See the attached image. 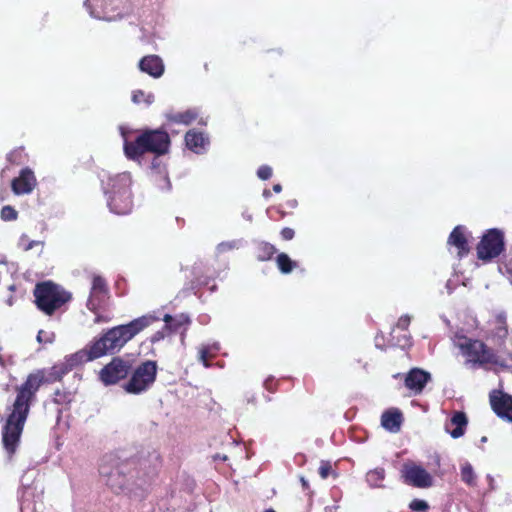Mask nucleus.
Wrapping results in <instances>:
<instances>
[{"label":"nucleus","instance_id":"de8ad7c7","mask_svg":"<svg viewBox=\"0 0 512 512\" xmlns=\"http://www.w3.org/2000/svg\"><path fill=\"white\" fill-rule=\"evenodd\" d=\"M300 481H301V483H302L303 488H304V489H307V488H308V486H309L308 481H307L304 477H301V478H300Z\"/></svg>","mask_w":512,"mask_h":512},{"label":"nucleus","instance_id":"58836bf2","mask_svg":"<svg viewBox=\"0 0 512 512\" xmlns=\"http://www.w3.org/2000/svg\"><path fill=\"white\" fill-rule=\"evenodd\" d=\"M410 321H411V317L409 315H403L399 318L397 324H396V327L398 329H401V330H404L406 331L408 329V326L410 324Z\"/></svg>","mask_w":512,"mask_h":512},{"label":"nucleus","instance_id":"0e129e2a","mask_svg":"<svg viewBox=\"0 0 512 512\" xmlns=\"http://www.w3.org/2000/svg\"><path fill=\"white\" fill-rule=\"evenodd\" d=\"M215 288H216V287H215V285H213V286L211 287V291H214V290H215Z\"/></svg>","mask_w":512,"mask_h":512},{"label":"nucleus","instance_id":"5fc2aeb1","mask_svg":"<svg viewBox=\"0 0 512 512\" xmlns=\"http://www.w3.org/2000/svg\"><path fill=\"white\" fill-rule=\"evenodd\" d=\"M13 155H14V152H13V153H11V154H9V156H8V160H9V161H12V156H13Z\"/></svg>","mask_w":512,"mask_h":512},{"label":"nucleus","instance_id":"4d7b16f0","mask_svg":"<svg viewBox=\"0 0 512 512\" xmlns=\"http://www.w3.org/2000/svg\"><path fill=\"white\" fill-rule=\"evenodd\" d=\"M95 322H96V323H99V322H100V317H99V316H97V317L95 318Z\"/></svg>","mask_w":512,"mask_h":512},{"label":"nucleus","instance_id":"603ef678","mask_svg":"<svg viewBox=\"0 0 512 512\" xmlns=\"http://www.w3.org/2000/svg\"><path fill=\"white\" fill-rule=\"evenodd\" d=\"M404 339H405V343L402 344V346L404 347L405 345H408L409 344V337L407 336H404Z\"/></svg>","mask_w":512,"mask_h":512},{"label":"nucleus","instance_id":"1a4fd4ad","mask_svg":"<svg viewBox=\"0 0 512 512\" xmlns=\"http://www.w3.org/2000/svg\"><path fill=\"white\" fill-rule=\"evenodd\" d=\"M504 249V236L502 231L493 228L487 231L477 246V255L481 260H491L497 257Z\"/></svg>","mask_w":512,"mask_h":512},{"label":"nucleus","instance_id":"dca6fc26","mask_svg":"<svg viewBox=\"0 0 512 512\" xmlns=\"http://www.w3.org/2000/svg\"><path fill=\"white\" fill-rule=\"evenodd\" d=\"M431 380V374L420 368H412L405 376V386L414 394H420Z\"/></svg>","mask_w":512,"mask_h":512},{"label":"nucleus","instance_id":"72a5a7b5","mask_svg":"<svg viewBox=\"0 0 512 512\" xmlns=\"http://www.w3.org/2000/svg\"><path fill=\"white\" fill-rule=\"evenodd\" d=\"M55 340V334L51 331L40 330L37 334V341L41 344H50Z\"/></svg>","mask_w":512,"mask_h":512},{"label":"nucleus","instance_id":"f257e3e1","mask_svg":"<svg viewBox=\"0 0 512 512\" xmlns=\"http://www.w3.org/2000/svg\"><path fill=\"white\" fill-rule=\"evenodd\" d=\"M158 320V314L152 312L136 318L127 324L116 326L108 330L99 339L95 340L84 349L72 354L69 361H71L72 364L77 362H89L106 354L119 351L141 330Z\"/></svg>","mask_w":512,"mask_h":512},{"label":"nucleus","instance_id":"7ed1b4c3","mask_svg":"<svg viewBox=\"0 0 512 512\" xmlns=\"http://www.w3.org/2000/svg\"><path fill=\"white\" fill-rule=\"evenodd\" d=\"M123 138L124 154L141 166L155 170L159 166L160 157V129H145L137 133L134 139L130 138L125 127H120Z\"/></svg>","mask_w":512,"mask_h":512},{"label":"nucleus","instance_id":"c85d7f7f","mask_svg":"<svg viewBox=\"0 0 512 512\" xmlns=\"http://www.w3.org/2000/svg\"><path fill=\"white\" fill-rule=\"evenodd\" d=\"M275 251L276 249L273 245L266 242H260L257 246V258L260 261L268 260L272 257Z\"/></svg>","mask_w":512,"mask_h":512},{"label":"nucleus","instance_id":"9d476101","mask_svg":"<svg viewBox=\"0 0 512 512\" xmlns=\"http://www.w3.org/2000/svg\"><path fill=\"white\" fill-rule=\"evenodd\" d=\"M121 2V0H85L84 7L91 17L112 21L120 16V12L117 14L115 12L119 10Z\"/></svg>","mask_w":512,"mask_h":512},{"label":"nucleus","instance_id":"423d86ee","mask_svg":"<svg viewBox=\"0 0 512 512\" xmlns=\"http://www.w3.org/2000/svg\"><path fill=\"white\" fill-rule=\"evenodd\" d=\"M452 340L454 346L466 357L467 363L479 366L497 363L496 354L482 341L469 338L460 332H457Z\"/></svg>","mask_w":512,"mask_h":512},{"label":"nucleus","instance_id":"0eeeda50","mask_svg":"<svg viewBox=\"0 0 512 512\" xmlns=\"http://www.w3.org/2000/svg\"><path fill=\"white\" fill-rule=\"evenodd\" d=\"M34 296L38 308L48 315H51L70 299V295L67 292L51 282L37 284Z\"/></svg>","mask_w":512,"mask_h":512},{"label":"nucleus","instance_id":"4be33fe9","mask_svg":"<svg viewBox=\"0 0 512 512\" xmlns=\"http://www.w3.org/2000/svg\"><path fill=\"white\" fill-rule=\"evenodd\" d=\"M139 68L154 78L160 77V59L157 56H145L139 62Z\"/></svg>","mask_w":512,"mask_h":512},{"label":"nucleus","instance_id":"c756f323","mask_svg":"<svg viewBox=\"0 0 512 512\" xmlns=\"http://www.w3.org/2000/svg\"><path fill=\"white\" fill-rule=\"evenodd\" d=\"M276 262L279 270L284 274L290 273L295 267V262L285 253H280L276 258Z\"/></svg>","mask_w":512,"mask_h":512},{"label":"nucleus","instance_id":"f03ea898","mask_svg":"<svg viewBox=\"0 0 512 512\" xmlns=\"http://www.w3.org/2000/svg\"><path fill=\"white\" fill-rule=\"evenodd\" d=\"M44 377L41 372L29 374L26 381L17 388V396L2 428V443L8 454L18 447L30 405L40 388Z\"/></svg>","mask_w":512,"mask_h":512},{"label":"nucleus","instance_id":"f8f14e48","mask_svg":"<svg viewBox=\"0 0 512 512\" xmlns=\"http://www.w3.org/2000/svg\"><path fill=\"white\" fill-rule=\"evenodd\" d=\"M402 477L406 484L413 487L429 488L433 485V477L431 474L425 468L414 462H407L403 465Z\"/></svg>","mask_w":512,"mask_h":512},{"label":"nucleus","instance_id":"393cba45","mask_svg":"<svg viewBox=\"0 0 512 512\" xmlns=\"http://www.w3.org/2000/svg\"><path fill=\"white\" fill-rule=\"evenodd\" d=\"M385 479V470L383 468H375L367 472L366 482L371 488H382V482Z\"/></svg>","mask_w":512,"mask_h":512},{"label":"nucleus","instance_id":"f3484780","mask_svg":"<svg viewBox=\"0 0 512 512\" xmlns=\"http://www.w3.org/2000/svg\"><path fill=\"white\" fill-rule=\"evenodd\" d=\"M468 424L467 417L462 411H455L451 418L445 423L444 429L454 439L464 435Z\"/></svg>","mask_w":512,"mask_h":512},{"label":"nucleus","instance_id":"4c0bfd02","mask_svg":"<svg viewBox=\"0 0 512 512\" xmlns=\"http://www.w3.org/2000/svg\"><path fill=\"white\" fill-rule=\"evenodd\" d=\"M332 473V467L329 462L322 461L319 467V475L322 479H326Z\"/></svg>","mask_w":512,"mask_h":512},{"label":"nucleus","instance_id":"2f4dec72","mask_svg":"<svg viewBox=\"0 0 512 512\" xmlns=\"http://www.w3.org/2000/svg\"><path fill=\"white\" fill-rule=\"evenodd\" d=\"M507 333L506 318L503 315H498L496 318V327L494 328V336L499 339H504Z\"/></svg>","mask_w":512,"mask_h":512},{"label":"nucleus","instance_id":"a19ab883","mask_svg":"<svg viewBox=\"0 0 512 512\" xmlns=\"http://www.w3.org/2000/svg\"><path fill=\"white\" fill-rule=\"evenodd\" d=\"M25 237H22L20 240V244L23 246L25 251L31 250L35 245H40V241H30L27 244H25Z\"/></svg>","mask_w":512,"mask_h":512},{"label":"nucleus","instance_id":"9b49d317","mask_svg":"<svg viewBox=\"0 0 512 512\" xmlns=\"http://www.w3.org/2000/svg\"><path fill=\"white\" fill-rule=\"evenodd\" d=\"M130 369L129 361L116 357L100 370L99 379L106 386L113 385L124 379L130 372Z\"/></svg>","mask_w":512,"mask_h":512},{"label":"nucleus","instance_id":"79ce46f5","mask_svg":"<svg viewBox=\"0 0 512 512\" xmlns=\"http://www.w3.org/2000/svg\"><path fill=\"white\" fill-rule=\"evenodd\" d=\"M169 145V136L166 132L162 130V155H164L167 152V148Z\"/></svg>","mask_w":512,"mask_h":512},{"label":"nucleus","instance_id":"ddd939ff","mask_svg":"<svg viewBox=\"0 0 512 512\" xmlns=\"http://www.w3.org/2000/svg\"><path fill=\"white\" fill-rule=\"evenodd\" d=\"M490 403L498 417L512 422V396L501 391H493L490 394Z\"/></svg>","mask_w":512,"mask_h":512},{"label":"nucleus","instance_id":"2eb2a0df","mask_svg":"<svg viewBox=\"0 0 512 512\" xmlns=\"http://www.w3.org/2000/svg\"><path fill=\"white\" fill-rule=\"evenodd\" d=\"M36 185L37 180L34 172L30 168H24L20 171L19 176L12 180L11 188L14 194L24 195L30 194Z\"/></svg>","mask_w":512,"mask_h":512},{"label":"nucleus","instance_id":"ea45409f","mask_svg":"<svg viewBox=\"0 0 512 512\" xmlns=\"http://www.w3.org/2000/svg\"><path fill=\"white\" fill-rule=\"evenodd\" d=\"M14 364L13 356L12 355H5L0 353V365L5 368L9 365Z\"/></svg>","mask_w":512,"mask_h":512},{"label":"nucleus","instance_id":"a18cd8bd","mask_svg":"<svg viewBox=\"0 0 512 512\" xmlns=\"http://www.w3.org/2000/svg\"><path fill=\"white\" fill-rule=\"evenodd\" d=\"M62 397H64V395H62L60 392H56L54 401L57 403H60L62 401V399H61Z\"/></svg>","mask_w":512,"mask_h":512},{"label":"nucleus","instance_id":"bb28decb","mask_svg":"<svg viewBox=\"0 0 512 512\" xmlns=\"http://www.w3.org/2000/svg\"><path fill=\"white\" fill-rule=\"evenodd\" d=\"M461 480L468 486L473 487L476 485V474L469 462H464L461 465Z\"/></svg>","mask_w":512,"mask_h":512},{"label":"nucleus","instance_id":"a211bd4d","mask_svg":"<svg viewBox=\"0 0 512 512\" xmlns=\"http://www.w3.org/2000/svg\"><path fill=\"white\" fill-rule=\"evenodd\" d=\"M185 143L189 150L196 154H204L208 150L209 138L203 132L192 129L185 135Z\"/></svg>","mask_w":512,"mask_h":512},{"label":"nucleus","instance_id":"bf43d9fd","mask_svg":"<svg viewBox=\"0 0 512 512\" xmlns=\"http://www.w3.org/2000/svg\"><path fill=\"white\" fill-rule=\"evenodd\" d=\"M167 186H168V189L171 188V184H170V181L167 179Z\"/></svg>","mask_w":512,"mask_h":512},{"label":"nucleus","instance_id":"20e7f679","mask_svg":"<svg viewBox=\"0 0 512 512\" xmlns=\"http://www.w3.org/2000/svg\"><path fill=\"white\" fill-rule=\"evenodd\" d=\"M128 471L129 464L121 462L113 455L104 457L99 466L102 481L115 494H130L133 492L134 481L126 479Z\"/></svg>","mask_w":512,"mask_h":512},{"label":"nucleus","instance_id":"5701e85b","mask_svg":"<svg viewBox=\"0 0 512 512\" xmlns=\"http://www.w3.org/2000/svg\"><path fill=\"white\" fill-rule=\"evenodd\" d=\"M219 350L220 344L218 342L203 344L198 350V360L202 362L206 368H208L211 366L209 359L215 357Z\"/></svg>","mask_w":512,"mask_h":512},{"label":"nucleus","instance_id":"e433bc0d","mask_svg":"<svg viewBox=\"0 0 512 512\" xmlns=\"http://www.w3.org/2000/svg\"><path fill=\"white\" fill-rule=\"evenodd\" d=\"M257 176L261 180H267L272 176V168L268 165H262L257 170Z\"/></svg>","mask_w":512,"mask_h":512},{"label":"nucleus","instance_id":"13d9d810","mask_svg":"<svg viewBox=\"0 0 512 512\" xmlns=\"http://www.w3.org/2000/svg\"><path fill=\"white\" fill-rule=\"evenodd\" d=\"M199 123H200V124H203V125H205V124H206V122H205L202 118L200 119Z\"/></svg>","mask_w":512,"mask_h":512},{"label":"nucleus","instance_id":"6e6d98bb","mask_svg":"<svg viewBox=\"0 0 512 512\" xmlns=\"http://www.w3.org/2000/svg\"><path fill=\"white\" fill-rule=\"evenodd\" d=\"M263 512H276V511L270 508V509L264 510Z\"/></svg>","mask_w":512,"mask_h":512},{"label":"nucleus","instance_id":"aec40b11","mask_svg":"<svg viewBox=\"0 0 512 512\" xmlns=\"http://www.w3.org/2000/svg\"><path fill=\"white\" fill-rule=\"evenodd\" d=\"M162 320L166 324V328L170 330H174L180 333V341L183 344L184 342V332L187 330L188 324L190 323V319L186 314H177L172 316L170 314H165Z\"/></svg>","mask_w":512,"mask_h":512},{"label":"nucleus","instance_id":"39448f33","mask_svg":"<svg viewBox=\"0 0 512 512\" xmlns=\"http://www.w3.org/2000/svg\"><path fill=\"white\" fill-rule=\"evenodd\" d=\"M130 186L131 176L129 173H121L109 179L104 191L108 196L107 203L111 212L125 215L131 211L133 202Z\"/></svg>","mask_w":512,"mask_h":512},{"label":"nucleus","instance_id":"7c9ffc66","mask_svg":"<svg viewBox=\"0 0 512 512\" xmlns=\"http://www.w3.org/2000/svg\"><path fill=\"white\" fill-rule=\"evenodd\" d=\"M155 100V96L151 93H145L143 90H136L132 93V101L135 104L150 105Z\"/></svg>","mask_w":512,"mask_h":512},{"label":"nucleus","instance_id":"37998d69","mask_svg":"<svg viewBox=\"0 0 512 512\" xmlns=\"http://www.w3.org/2000/svg\"><path fill=\"white\" fill-rule=\"evenodd\" d=\"M281 236L284 240H291L294 237V230L291 228H283Z\"/></svg>","mask_w":512,"mask_h":512},{"label":"nucleus","instance_id":"c9c22d12","mask_svg":"<svg viewBox=\"0 0 512 512\" xmlns=\"http://www.w3.org/2000/svg\"><path fill=\"white\" fill-rule=\"evenodd\" d=\"M409 507L411 510L415 511V512H425L428 510L429 508V505L426 501L424 500H421V499H414L411 501V503L409 504Z\"/></svg>","mask_w":512,"mask_h":512},{"label":"nucleus","instance_id":"4468645a","mask_svg":"<svg viewBox=\"0 0 512 512\" xmlns=\"http://www.w3.org/2000/svg\"><path fill=\"white\" fill-rule=\"evenodd\" d=\"M108 294V287L106 281L98 275H94L92 278V284L90 294L87 300V308L95 312L100 305L104 302Z\"/></svg>","mask_w":512,"mask_h":512},{"label":"nucleus","instance_id":"09e8293b","mask_svg":"<svg viewBox=\"0 0 512 512\" xmlns=\"http://www.w3.org/2000/svg\"><path fill=\"white\" fill-rule=\"evenodd\" d=\"M270 196H271V192H270L269 190L265 189V190L263 191V197H265V198H269Z\"/></svg>","mask_w":512,"mask_h":512},{"label":"nucleus","instance_id":"864d4df0","mask_svg":"<svg viewBox=\"0 0 512 512\" xmlns=\"http://www.w3.org/2000/svg\"><path fill=\"white\" fill-rule=\"evenodd\" d=\"M7 303H8V305H9V306H11V305L13 304V299H12V298H9V299L7 300Z\"/></svg>","mask_w":512,"mask_h":512},{"label":"nucleus","instance_id":"473e14b6","mask_svg":"<svg viewBox=\"0 0 512 512\" xmlns=\"http://www.w3.org/2000/svg\"><path fill=\"white\" fill-rule=\"evenodd\" d=\"M17 216L18 213L12 206H4L1 210V219L4 221L16 220Z\"/></svg>","mask_w":512,"mask_h":512},{"label":"nucleus","instance_id":"6e6552de","mask_svg":"<svg viewBox=\"0 0 512 512\" xmlns=\"http://www.w3.org/2000/svg\"><path fill=\"white\" fill-rule=\"evenodd\" d=\"M156 375L157 363L155 361H146L134 370L124 389L131 394L142 393L154 383Z\"/></svg>","mask_w":512,"mask_h":512},{"label":"nucleus","instance_id":"6ab92c4d","mask_svg":"<svg viewBox=\"0 0 512 512\" xmlns=\"http://www.w3.org/2000/svg\"><path fill=\"white\" fill-rule=\"evenodd\" d=\"M447 244L457 248V254L459 257L465 256L469 251L466 238V228L462 225L456 226L450 233Z\"/></svg>","mask_w":512,"mask_h":512},{"label":"nucleus","instance_id":"412c9836","mask_svg":"<svg viewBox=\"0 0 512 512\" xmlns=\"http://www.w3.org/2000/svg\"><path fill=\"white\" fill-rule=\"evenodd\" d=\"M402 414L399 410H389L382 414L381 424L389 432L396 433L400 430Z\"/></svg>","mask_w":512,"mask_h":512},{"label":"nucleus","instance_id":"680f3d73","mask_svg":"<svg viewBox=\"0 0 512 512\" xmlns=\"http://www.w3.org/2000/svg\"><path fill=\"white\" fill-rule=\"evenodd\" d=\"M154 428H156L157 424L155 422L151 423Z\"/></svg>","mask_w":512,"mask_h":512},{"label":"nucleus","instance_id":"49530a36","mask_svg":"<svg viewBox=\"0 0 512 512\" xmlns=\"http://www.w3.org/2000/svg\"><path fill=\"white\" fill-rule=\"evenodd\" d=\"M273 191H274L275 193H280V192L282 191V186H281L280 184H275V185L273 186Z\"/></svg>","mask_w":512,"mask_h":512},{"label":"nucleus","instance_id":"cd10ccee","mask_svg":"<svg viewBox=\"0 0 512 512\" xmlns=\"http://www.w3.org/2000/svg\"><path fill=\"white\" fill-rule=\"evenodd\" d=\"M244 241L242 239H234L229 241H223L216 247L217 254H223L231 250L239 249L243 246Z\"/></svg>","mask_w":512,"mask_h":512},{"label":"nucleus","instance_id":"a878e982","mask_svg":"<svg viewBox=\"0 0 512 512\" xmlns=\"http://www.w3.org/2000/svg\"><path fill=\"white\" fill-rule=\"evenodd\" d=\"M72 357V355L68 356L65 358V361L59 365H55L53 367V371L51 372V375L54 379H61V377L63 375H65L66 373H68L73 367L79 365V364H82L83 362H77V363H71L70 358Z\"/></svg>","mask_w":512,"mask_h":512},{"label":"nucleus","instance_id":"8fccbe9b","mask_svg":"<svg viewBox=\"0 0 512 512\" xmlns=\"http://www.w3.org/2000/svg\"><path fill=\"white\" fill-rule=\"evenodd\" d=\"M243 217H244L245 219H247L248 221H251V220H252V216H251L250 214H248V213H243Z\"/></svg>","mask_w":512,"mask_h":512},{"label":"nucleus","instance_id":"f704fd0d","mask_svg":"<svg viewBox=\"0 0 512 512\" xmlns=\"http://www.w3.org/2000/svg\"><path fill=\"white\" fill-rule=\"evenodd\" d=\"M31 495L30 489L26 488L21 496V512H32L34 508L31 507L29 496Z\"/></svg>","mask_w":512,"mask_h":512},{"label":"nucleus","instance_id":"052dcab7","mask_svg":"<svg viewBox=\"0 0 512 512\" xmlns=\"http://www.w3.org/2000/svg\"><path fill=\"white\" fill-rule=\"evenodd\" d=\"M265 386H266L267 389H270L269 386H268V380H266Z\"/></svg>","mask_w":512,"mask_h":512},{"label":"nucleus","instance_id":"c03bdc74","mask_svg":"<svg viewBox=\"0 0 512 512\" xmlns=\"http://www.w3.org/2000/svg\"><path fill=\"white\" fill-rule=\"evenodd\" d=\"M502 265L505 267L506 272H512V254L506 256L505 261L502 263Z\"/></svg>","mask_w":512,"mask_h":512},{"label":"nucleus","instance_id":"3c124183","mask_svg":"<svg viewBox=\"0 0 512 512\" xmlns=\"http://www.w3.org/2000/svg\"><path fill=\"white\" fill-rule=\"evenodd\" d=\"M487 480L488 482L490 483V485L492 486V483H493V478L491 475H487Z\"/></svg>","mask_w":512,"mask_h":512},{"label":"nucleus","instance_id":"b1692460","mask_svg":"<svg viewBox=\"0 0 512 512\" xmlns=\"http://www.w3.org/2000/svg\"><path fill=\"white\" fill-rule=\"evenodd\" d=\"M199 113L197 109H189L185 112H179V113H167L166 118L169 121H173L175 123H181L185 125L191 124L193 121H195L198 117Z\"/></svg>","mask_w":512,"mask_h":512},{"label":"nucleus","instance_id":"e2e57ef3","mask_svg":"<svg viewBox=\"0 0 512 512\" xmlns=\"http://www.w3.org/2000/svg\"><path fill=\"white\" fill-rule=\"evenodd\" d=\"M9 289L13 290L14 289V285L9 286Z\"/></svg>","mask_w":512,"mask_h":512}]
</instances>
